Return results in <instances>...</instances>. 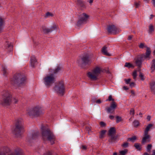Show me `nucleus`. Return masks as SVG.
<instances>
[{"mask_svg": "<svg viewBox=\"0 0 155 155\" xmlns=\"http://www.w3.org/2000/svg\"><path fill=\"white\" fill-rule=\"evenodd\" d=\"M41 135L42 139L45 141L48 140L50 142L51 145L54 143L55 137L50 129L42 126Z\"/></svg>", "mask_w": 155, "mask_h": 155, "instance_id": "f257e3e1", "label": "nucleus"}, {"mask_svg": "<svg viewBox=\"0 0 155 155\" xmlns=\"http://www.w3.org/2000/svg\"><path fill=\"white\" fill-rule=\"evenodd\" d=\"M27 78L23 74L16 73L13 76L11 83L15 86L21 87L26 83Z\"/></svg>", "mask_w": 155, "mask_h": 155, "instance_id": "f03ea898", "label": "nucleus"}, {"mask_svg": "<svg viewBox=\"0 0 155 155\" xmlns=\"http://www.w3.org/2000/svg\"><path fill=\"white\" fill-rule=\"evenodd\" d=\"M0 104L4 107L9 106L12 102V95L8 91L4 90L1 94Z\"/></svg>", "mask_w": 155, "mask_h": 155, "instance_id": "7ed1b4c3", "label": "nucleus"}, {"mask_svg": "<svg viewBox=\"0 0 155 155\" xmlns=\"http://www.w3.org/2000/svg\"><path fill=\"white\" fill-rule=\"evenodd\" d=\"M24 129V124L23 119H18L15 120L14 127L12 130L13 134L17 137H20L21 132Z\"/></svg>", "mask_w": 155, "mask_h": 155, "instance_id": "20e7f679", "label": "nucleus"}, {"mask_svg": "<svg viewBox=\"0 0 155 155\" xmlns=\"http://www.w3.org/2000/svg\"><path fill=\"white\" fill-rule=\"evenodd\" d=\"M150 58V52L147 51L145 54H142L135 59V63L137 66L139 67H140L142 62L145 60H149Z\"/></svg>", "mask_w": 155, "mask_h": 155, "instance_id": "39448f33", "label": "nucleus"}, {"mask_svg": "<svg viewBox=\"0 0 155 155\" xmlns=\"http://www.w3.org/2000/svg\"><path fill=\"white\" fill-rule=\"evenodd\" d=\"M45 85L49 87L56 81V78L54 74L47 75L43 79Z\"/></svg>", "mask_w": 155, "mask_h": 155, "instance_id": "423d86ee", "label": "nucleus"}, {"mask_svg": "<svg viewBox=\"0 0 155 155\" xmlns=\"http://www.w3.org/2000/svg\"><path fill=\"white\" fill-rule=\"evenodd\" d=\"M27 113L30 117L33 118L39 116L42 111L39 107H36L27 110Z\"/></svg>", "mask_w": 155, "mask_h": 155, "instance_id": "0eeeda50", "label": "nucleus"}, {"mask_svg": "<svg viewBox=\"0 0 155 155\" xmlns=\"http://www.w3.org/2000/svg\"><path fill=\"white\" fill-rule=\"evenodd\" d=\"M112 101V102L110 104V107H107L106 108V110L108 113L114 114L115 109L117 108V104L114 101V99L112 98V96L110 95L108 97V99L106 100V101Z\"/></svg>", "mask_w": 155, "mask_h": 155, "instance_id": "6e6552de", "label": "nucleus"}, {"mask_svg": "<svg viewBox=\"0 0 155 155\" xmlns=\"http://www.w3.org/2000/svg\"><path fill=\"white\" fill-rule=\"evenodd\" d=\"M54 90L58 94L63 96L65 91V87L63 81H59L54 87Z\"/></svg>", "mask_w": 155, "mask_h": 155, "instance_id": "1a4fd4ad", "label": "nucleus"}, {"mask_svg": "<svg viewBox=\"0 0 155 155\" xmlns=\"http://www.w3.org/2000/svg\"><path fill=\"white\" fill-rule=\"evenodd\" d=\"M5 151H2L0 150V155H22V153L21 150L17 149L15 150L13 153H11L9 148L6 147L5 149Z\"/></svg>", "mask_w": 155, "mask_h": 155, "instance_id": "9d476101", "label": "nucleus"}, {"mask_svg": "<svg viewBox=\"0 0 155 155\" xmlns=\"http://www.w3.org/2000/svg\"><path fill=\"white\" fill-rule=\"evenodd\" d=\"M89 16L85 13L81 14L79 17L77 22V25L80 26L83 24H86L88 20Z\"/></svg>", "mask_w": 155, "mask_h": 155, "instance_id": "9b49d317", "label": "nucleus"}, {"mask_svg": "<svg viewBox=\"0 0 155 155\" xmlns=\"http://www.w3.org/2000/svg\"><path fill=\"white\" fill-rule=\"evenodd\" d=\"M81 62H78L79 65L82 68H84L85 66L87 65H89L91 63L89 56L88 55L83 56L81 58Z\"/></svg>", "mask_w": 155, "mask_h": 155, "instance_id": "f8f14e48", "label": "nucleus"}, {"mask_svg": "<svg viewBox=\"0 0 155 155\" xmlns=\"http://www.w3.org/2000/svg\"><path fill=\"white\" fill-rule=\"evenodd\" d=\"M107 30L109 34H116L117 32V28L114 25H109L107 26Z\"/></svg>", "mask_w": 155, "mask_h": 155, "instance_id": "ddd939ff", "label": "nucleus"}, {"mask_svg": "<svg viewBox=\"0 0 155 155\" xmlns=\"http://www.w3.org/2000/svg\"><path fill=\"white\" fill-rule=\"evenodd\" d=\"M88 77L91 80L96 81L97 80V76L93 73V72H89L87 73Z\"/></svg>", "mask_w": 155, "mask_h": 155, "instance_id": "4468645a", "label": "nucleus"}, {"mask_svg": "<svg viewBox=\"0 0 155 155\" xmlns=\"http://www.w3.org/2000/svg\"><path fill=\"white\" fill-rule=\"evenodd\" d=\"M150 136H149L147 135L144 136L142 139L141 143L144 144L147 143L149 142L150 141Z\"/></svg>", "mask_w": 155, "mask_h": 155, "instance_id": "2eb2a0df", "label": "nucleus"}, {"mask_svg": "<svg viewBox=\"0 0 155 155\" xmlns=\"http://www.w3.org/2000/svg\"><path fill=\"white\" fill-rule=\"evenodd\" d=\"M37 62V60L35 56L32 55L31 57L30 63L31 66L33 68L35 67V63Z\"/></svg>", "mask_w": 155, "mask_h": 155, "instance_id": "dca6fc26", "label": "nucleus"}, {"mask_svg": "<svg viewBox=\"0 0 155 155\" xmlns=\"http://www.w3.org/2000/svg\"><path fill=\"white\" fill-rule=\"evenodd\" d=\"M150 85L151 92L155 94V81H152L150 83Z\"/></svg>", "mask_w": 155, "mask_h": 155, "instance_id": "f3484780", "label": "nucleus"}, {"mask_svg": "<svg viewBox=\"0 0 155 155\" xmlns=\"http://www.w3.org/2000/svg\"><path fill=\"white\" fill-rule=\"evenodd\" d=\"M62 67L60 65H58L55 68L54 70L53 73L54 75L55 74H57L62 69Z\"/></svg>", "mask_w": 155, "mask_h": 155, "instance_id": "a211bd4d", "label": "nucleus"}, {"mask_svg": "<svg viewBox=\"0 0 155 155\" xmlns=\"http://www.w3.org/2000/svg\"><path fill=\"white\" fill-rule=\"evenodd\" d=\"M139 47L140 48L143 49L144 48H146V52L148 50L150 52V55L151 54V51L150 48L147 47V46H145V44L143 43H141L140 45L139 46Z\"/></svg>", "mask_w": 155, "mask_h": 155, "instance_id": "6ab92c4d", "label": "nucleus"}, {"mask_svg": "<svg viewBox=\"0 0 155 155\" xmlns=\"http://www.w3.org/2000/svg\"><path fill=\"white\" fill-rule=\"evenodd\" d=\"M92 71L93 73L95 74L97 77L101 73V70L99 68L97 67L94 69Z\"/></svg>", "mask_w": 155, "mask_h": 155, "instance_id": "aec40b11", "label": "nucleus"}, {"mask_svg": "<svg viewBox=\"0 0 155 155\" xmlns=\"http://www.w3.org/2000/svg\"><path fill=\"white\" fill-rule=\"evenodd\" d=\"M116 133V130L114 127H111L109 130L108 132L109 136H112L114 135Z\"/></svg>", "mask_w": 155, "mask_h": 155, "instance_id": "412c9836", "label": "nucleus"}, {"mask_svg": "<svg viewBox=\"0 0 155 155\" xmlns=\"http://www.w3.org/2000/svg\"><path fill=\"white\" fill-rule=\"evenodd\" d=\"M4 24V20L1 17H0V33L3 31Z\"/></svg>", "mask_w": 155, "mask_h": 155, "instance_id": "4be33fe9", "label": "nucleus"}, {"mask_svg": "<svg viewBox=\"0 0 155 155\" xmlns=\"http://www.w3.org/2000/svg\"><path fill=\"white\" fill-rule=\"evenodd\" d=\"M107 48L105 46L103 47L101 50L102 52L104 55L110 56L111 54L108 53Z\"/></svg>", "mask_w": 155, "mask_h": 155, "instance_id": "5701e85b", "label": "nucleus"}, {"mask_svg": "<svg viewBox=\"0 0 155 155\" xmlns=\"http://www.w3.org/2000/svg\"><path fill=\"white\" fill-rule=\"evenodd\" d=\"M110 137V139L108 140V141L110 143H112L116 141L117 140V137L115 136L114 135L109 136Z\"/></svg>", "mask_w": 155, "mask_h": 155, "instance_id": "b1692460", "label": "nucleus"}, {"mask_svg": "<svg viewBox=\"0 0 155 155\" xmlns=\"http://www.w3.org/2000/svg\"><path fill=\"white\" fill-rule=\"evenodd\" d=\"M42 29L44 34H48L51 32L50 28H47L45 26H42L41 27Z\"/></svg>", "mask_w": 155, "mask_h": 155, "instance_id": "393cba45", "label": "nucleus"}, {"mask_svg": "<svg viewBox=\"0 0 155 155\" xmlns=\"http://www.w3.org/2000/svg\"><path fill=\"white\" fill-rule=\"evenodd\" d=\"M150 69L151 70V72H153L155 70V59H153L151 63Z\"/></svg>", "mask_w": 155, "mask_h": 155, "instance_id": "a878e982", "label": "nucleus"}, {"mask_svg": "<svg viewBox=\"0 0 155 155\" xmlns=\"http://www.w3.org/2000/svg\"><path fill=\"white\" fill-rule=\"evenodd\" d=\"M154 26L152 24H150L149 26L148 33L150 34H152L154 31Z\"/></svg>", "mask_w": 155, "mask_h": 155, "instance_id": "bb28decb", "label": "nucleus"}, {"mask_svg": "<svg viewBox=\"0 0 155 155\" xmlns=\"http://www.w3.org/2000/svg\"><path fill=\"white\" fill-rule=\"evenodd\" d=\"M39 134V133L38 131H36L33 134L32 137L31 139H35L37 138Z\"/></svg>", "mask_w": 155, "mask_h": 155, "instance_id": "cd10ccee", "label": "nucleus"}, {"mask_svg": "<svg viewBox=\"0 0 155 155\" xmlns=\"http://www.w3.org/2000/svg\"><path fill=\"white\" fill-rule=\"evenodd\" d=\"M124 67L127 68H134V66L130 62H126L124 65Z\"/></svg>", "mask_w": 155, "mask_h": 155, "instance_id": "c85d7f7f", "label": "nucleus"}, {"mask_svg": "<svg viewBox=\"0 0 155 155\" xmlns=\"http://www.w3.org/2000/svg\"><path fill=\"white\" fill-rule=\"evenodd\" d=\"M77 4L81 7L83 8L85 7V5L84 2L81 0H78Z\"/></svg>", "mask_w": 155, "mask_h": 155, "instance_id": "c756f323", "label": "nucleus"}, {"mask_svg": "<svg viewBox=\"0 0 155 155\" xmlns=\"http://www.w3.org/2000/svg\"><path fill=\"white\" fill-rule=\"evenodd\" d=\"M6 44L5 45V47L6 48H9L10 50H11L13 48V45L11 43H9L8 41H6Z\"/></svg>", "mask_w": 155, "mask_h": 155, "instance_id": "7c9ffc66", "label": "nucleus"}, {"mask_svg": "<svg viewBox=\"0 0 155 155\" xmlns=\"http://www.w3.org/2000/svg\"><path fill=\"white\" fill-rule=\"evenodd\" d=\"M133 124L134 127H137L139 125L140 122L138 120H135L133 122Z\"/></svg>", "mask_w": 155, "mask_h": 155, "instance_id": "2f4dec72", "label": "nucleus"}, {"mask_svg": "<svg viewBox=\"0 0 155 155\" xmlns=\"http://www.w3.org/2000/svg\"><path fill=\"white\" fill-rule=\"evenodd\" d=\"M134 146L137 150H141V145L140 143H136L134 144Z\"/></svg>", "mask_w": 155, "mask_h": 155, "instance_id": "473e14b6", "label": "nucleus"}, {"mask_svg": "<svg viewBox=\"0 0 155 155\" xmlns=\"http://www.w3.org/2000/svg\"><path fill=\"white\" fill-rule=\"evenodd\" d=\"M106 132V130H102L100 132L99 137L101 138H103Z\"/></svg>", "mask_w": 155, "mask_h": 155, "instance_id": "72a5a7b5", "label": "nucleus"}, {"mask_svg": "<svg viewBox=\"0 0 155 155\" xmlns=\"http://www.w3.org/2000/svg\"><path fill=\"white\" fill-rule=\"evenodd\" d=\"M137 137L136 136H134L131 137H130L128 138V141H131L133 142H134V141L136 140Z\"/></svg>", "mask_w": 155, "mask_h": 155, "instance_id": "f704fd0d", "label": "nucleus"}, {"mask_svg": "<svg viewBox=\"0 0 155 155\" xmlns=\"http://www.w3.org/2000/svg\"><path fill=\"white\" fill-rule=\"evenodd\" d=\"M2 70L3 71V74L4 75H6L7 74V70L5 66H2Z\"/></svg>", "mask_w": 155, "mask_h": 155, "instance_id": "c9c22d12", "label": "nucleus"}, {"mask_svg": "<svg viewBox=\"0 0 155 155\" xmlns=\"http://www.w3.org/2000/svg\"><path fill=\"white\" fill-rule=\"evenodd\" d=\"M57 28V26L55 24H54L53 25V26L50 28L51 32L56 29Z\"/></svg>", "mask_w": 155, "mask_h": 155, "instance_id": "e433bc0d", "label": "nucleus"}, {"mask_svg": "<svg viewBox=\"0 0 155 155\" xmlns=\"http://www.w3.org/2000/svg\"><path fill=\"white\" fill-rule=\"evenodd\" d=\"M127 152L128 150L127 149H125L124 150L120 151L119 152V153L120 155H125Z\"/></svg>", "mask_w": 155, "mask_h": 155, "instance_id": "4c0bfd02", "label": "nucleus"}, {"mask_svg": "<svg viewBox=\"0 0 155 155\" xmlns=\"http://www.w3.org/2000/svg\"><path fill=\"white\" fill-rule=\"evenodd\" d=\"M117 119L116 122L117 123H118L122 120L121 117L119 116H117L116 117Z\"/></svg>", "mask_w": 155, "mask_h": 155, "instance_id": "58836bf2", "label": "nucleus"}, {"mask_svg": "<svg viewBox=\"0 0 155 155\" xmlns=\"http://www.w3.org/2000/svg\"><path fill=\"white\" fill-rule=\"evenodd\" d=\"M140 5V2L139 1L138 2H134V5L135 6L136 8H137L139 7Z\"/></svg>", "mask_w": 155, "mask_h": 155, "instance_id": "ea45409f", "label": "nucleus"}, {"mask_svg": "<svg viewBox=\"0 0 155 155\" xmlns=\"http://www.w3.org/2000/svg\"><path fill=\"white\" fill-rule=\"evenodd\" d=\"M152 145L151 144H149L147 145V151L148 152H150L151 149Z\"/></svg>", "mask_w": 155, "mask_h": 155, "instance_id": "a19ab883", "label": "nucleus"}, {"mask_svg": "<svg viewBox=\"0 0 155 155\" xmlns=\"http://www.w3.org/2000/svg\"><path fill=\"white\" fill-rule=\"evenodd\" d=\"M139 77L140 78L141 80L142 81H144L145 80V78L144 77V75L143 73L141 72H140L139 75Z\"/></svg>", "mask_w": 155, "mask_h": 155, "instance_id": "79ce46f5", "label": "nucleus"}, {"mask_svg": "<svg viewBox=\"0 0 155 155\" xmlns=\"http://www.w3.org/2000/svg\"><path fill=\"white\" fill-rule=\"evenodd\" d=\"M53 14L50 12H47L46 14V17H48L49 16L53 17Z\"/></svg>", "mask_w": 155, "mask_h": 155, "instance_id": "37998d69", "label": "nucleus"}, {"mask_svg": "<svg viewBox=\"0 0 155 155\" xmlns=\"http://www.w3.org/2000/svg\"><path fill=\"white\" fill-rule=\"evenodd\" d=\"M153 125L152 124H149L146 128L145 130H147V131H149L150 127H153Z\"/></svg>", "mask_w": 155, "mask_h": 155, "instance_id": "c03bdc74", "label": "nucleus"}, {"mask_svg": "<svg viewBox=\"0 0 155 155\" xmlns=\"http://www.w3.org/2000/svg\"><path fill=\"white\" fill-rule=\"evenodd\" d=\"M132 75L133 77V78L135 79L137 76V71L135 70L133 72Z\"/></svg>", "mask_w": 155, "mask_h": 155, "instance_id": "a18cd8bd", "label": "nucleus"}, {"mask_svg": "<svg viewBox=\"0 0 155 155\" xmlns=\"http://www.w3.org/2000/svg\"><path fill=\"white\" fill-rule=\"evenodd\" d=\"M122 146L125 148H127L128 146V143L127 142H125L122 145Z\"/></svg>", "mask_w": 155, "mask_h": 155, "instance_id": "49530a36", "label": "nucleus"}, {"mask_svg": "<svg viewBox=\"0 0 155 155\" xmlns=\"http://www.w3.org/2000/svg\"><path fill=\"white\" fill-rule=\"evenodd\" d=\"M43 155H52L51 151H48L44 153Z\"/></svg>", "mask_w": 155, "mask_h": 155, "instance_id": "de8ad7c7", "label": "nucleus"}, {"mask_svg": "<svg viewBox=\"0 0 155 155\" xmlns=\"http://www.w3.org/2000/svg\"><path fill=\"white\" fill-rule=\"evenodd\" d=\"M81 148L83 150H86L87 148V146L85 145H82L81 146Z\"/></svg>", "mask_w": 155, "mask_h": 155, "instance_id": "09e8293b", "label": "nucleus"}, {"mask_svg": "<svg viewBox=\"0 0 155 155\" xmlns=\"http://www.w3.org/2000/svg\"><path fill=\"white\" fill-rule=\"evenodd\" d=\"M100 125L101 127H105L106 125V124L104 122L101 121L100 123Z\"/></svg>", "mask_w": 155, "mask_h": 155, "instance_id": "8fccbe9b", "label": "nucleus"}, {"mask_svg": "<svg viewBox=\"0 0 155 155\" xmlns=\"http://www.w3.org/2000/svg\"><path fill=\"white\" fill-rule=\"evenodd\" d=\"M130 114L134 115V108H131L130 111Z\"/></svg>", "mask_w": 155, "mask_h": 155, "instance_id": "3c124183", "label": "nucleus"}, {"mask_svg": "<svg viewBox=\"0 0 155 155\" xmlns=\"http://www.w3.org/2000/svg\"><path fill=\"white\" fill-rule=\"evenodd\" d=\"M131 79L130 78L128 79H125L124 80L125 83L127 84H130V82L131 81Z\"/></svg>", "mask_w": 155, "mask_h": 155, "instance_id": "603ef678", "label": "nucleus"}, {"mask_svg": "<svg viewBox=\"0 0 155 155\" xmlns=\"http://www.w3.org/2000/svg\"><path fill=\"white\" fill-rule=\"evenodd\" d=\"M130 86L131 87H135L136 85L135 83L134 82H132L130 83Z\"/></svg>", "mask_w": 155, "mask_h": 155, "instance_id": "864d4df0", "label": "nucleus"}, {"mask_svg": "<svg viewBox=\"0 0 155 155\" xmlns=\"http://www.w3.org/2000/svg\"><path fill=\"white\" fill-rule=\"evenodd\" d=\"M149 131L145 130L144 132V136H147V135L149 136H150L148 134V132Z\"/></svg>", "mask_w": 155, "mask_h": 155, "instance_id": "5fc2aeb1", "label": "nucleus"}, {"mask_svg": "<svg viewBox=\"0 0 155 155\" xmlns=\"http://www.w3.org/2000/svg\"><path fill=\"white\" fill-rule=\"evenodd\" d=\"M13 101L14 104H17L18 101V99L15 98L13 99Z\"/></svg>", "mask_w": 155, "mask_h": 155, "instance_id": "6e6d98bb", "label": "nucleus"}, {"mask_svg": "<svg viewBox=\"0 0 155 155\" xmlns=\"http://www.w3.org/2000/svg\"><path fill=\"white\" fill-rule=\"evenodd\" d=\"M133 37V35H130L128 36L127 39L129 40H131L132 38Z\"/></svg>", "mask_w": 155, "mask_h": 155, "instance_id": "4d7b16f0", "label": "nucleus"}, {"mask_svg": "<svg viewBox=\"0 0 155 155\" xmlns=\"http://www.w3.org/2000/svg\"><path fill=\"white\" fill-rule=\"evenodd\" d=\"M96 102L98 104H100L101 103V101L100 99H99L96 101Z\"/></svg>", "mask_w": 155, "mask_h": 155, "instance_id": "13d9d810", "label": "nucleus"}, {"mask_svg": "<svg viewBox=\"0 0 155 155\" xmlns=\"http://www.w3.org/2000/svg\"><path fill=\"white\" fill-rule=\"evenodd\" d=\"M151 116L150 115H148L147 117V119L148 121H150V120Z\"/></svg>", "mask_w": 155, "mask_h": 155, "instance_id": "bf43d9fd", "label": "nucleus"}, {"mask_svg": "<svg viewBox=\"0 0 155 155\" xmlns=\"http://www.w3.org/2000/svg\"><path fill=\"white\" fill-rule=\"evenodd\" d=\"M114 116L112 115H110L109 116L110 119L111 120H112L114 118Z\"/></svg>", "mask_w": 155, "mask_h": 155, "instance_id": "052dcab7", "label": "nucleus"}, {"mask_svg": "<svg viewBox=\"0 0 155 155\" xmlns=\"http://www.w3.org/2000/svg\"><path fill=\"white\" fill-rule=\"evenodd\" d=\"M155 16L153 15H150V19L151 20L153 19V17H154Z\"/></svg>", "mask_w": 155, "mask_h": 155, "instance_id": "680f3d73", "label": "nucleus"}, {"mask_svg": "<svg viewBox=\"0 0 155 155\" xmlns=\"http://www.w3.org/2000/svg\"><path fill=\"white\" fill-rule=\"evenodd\" d=\"M123 88L125 90H128L129 89V88L125 86H124L123 87Z\"/></svg>", "mask_w": 155, "mask_h": 155, "instance_id": "e2e57ef3", "label": "nucleus"}, {"mask_svg": "<svg viewBox=\"0 0 155 155\" xmlns=\"http://www.w3.org/2000/svg\"><path fill=\"white\" fill-rule=\"evenodd\" d=\"M131 93L132 94L135 95V92L133 90H132L131 91Z\"/></svg>", "mask_w": 155, "mask_h": 155, "instance_id": "0e129e2a", "label": "nucleus"}, {"mask_svg": "<svg viewBox=\"0 0 155 155\" xmlns=\"http://www.w3.org/2000/svg\"><path fill=\"white\" fill-rule=\"evenodd\" d=\"M153 153L152 154L153 155H155V150H153Z\"/></svg>", "mask_w": 155, "mask_h": 155, "instance_id": "69168bd1", "label": "nucleus"}, {"mask_svg": "<svg viewBox=\"0 0 155 155\" xmlns=\"http://www.w3.org/2000/svg\"><path fill=\"white\" fill-rule=\"evenodd\" d=\"M93 0H89V2L90 3H91L93 2Z\"/></svg>", "mask_w": 155, "mask_h": 155, "instance_id": "338daca9", "label": "nucleus"}, {"mask_svg": "<svg viewBox=\"0 0 155 155\" xmlns=\"http://www.w3.org/2000/svg\"><path fill=\"white\" fill-rule=\"evenodd\" d=\"M113 155H117V153L115 152L113 153Z\"/></svg>", "mask_w": 155, "mask_h": 155, "instance_id": "774afa93", "label": "nucleus"}]
</instances>
